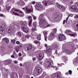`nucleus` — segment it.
Segmentation results:
<instances>
[{
  "mask_svg": "<svg viewBox=\"0 0 78 78\" xmlns=\"http://www.w3.org/2000/svg\"><path fill=\"white\" fill-rule=\"evenodd\" d=\"M40 64H41V65H44V66H45V64H44V63H43V62H42V61H40Z\"/></svg>",
  "mask_w": 78,
  "mask_h": 78,
  "instance_id": "obj_46",
  "label": "nucleus"
},
{
  "mask_svg": "<svg viewBox=\"0 0 78 78\" xmlns=\"http://www.w3.org/2000/svg\"><path fill=\"white\" fill-rule=\"evenodd\" d=\"M13 62H14L15 64H17L18 62V61L17 60H14V61H13Z\"/></svg>",
  "mask_w": 78,
  "mask_h": 78,
  "instance_id": "obj_58",
  "label": "nucleus"
},
{
  "mask_svg": "<svg viewBox=\"0 0 78 78\" xmlns=\"http://www.w3.org/2000/svg\"><path fill=\"white\" fill-rule=\"evenodd\" d=\"M55 14L56 17H55L54 19V20H56V21H59L60 20V18L59 16V14L58 13H56Z\"/></svg>",
  "mask_w": 78,
  "mask_h": 78,
  "instance_id": "obj_15",
  "label": "nucleus"
},
{
  "mask_svg": "<svg viewBox=\"0 0 78 78\" xmlns=\"http://www.w3.org/2000/svg\"><path fill=\"white\" fill-rule=\"evenodd\" d=\"M5 64L7 65H9V64L11 63V62L10 60H8L5 61Z\"/></svg>",
  "mask_w": 78,
  "mask_h": 78,
  "instance_id": "obj_28",
  "label": "nucleus"
},
{
  "mask_svg": "<svg viewBox=\"0 0 78 78\" xmlns=\"http://www.w3.org/2000/svg\"><path fill=\"white\" fill-rule=\"evenodd\" d=\"M3 30H2V29H1V30H0V33H1V34H3V33H4L5 32V30H3V29H2Z\"/></svg>",
  "mask_w": 78,
  "mask_h": 78,
  "instance_id": "obj_42",
  "label": "nucleus"
},
{
  "mask_svg": "<svg viewBox=\"0 0 78 78\" xmlns=\"http://www.w3.org/2000/svg\"><path fill=\"white\" fill-rule=\"evenodd\" d=\"M48 62V65H44L45 67H47V69H49V67H53V68L55 67V66H53V62L51 59L49 58Z\"/></svg>",
  "mask_w": 78,
  "mask_h": 78,
  "instance_id": "obj_3",
  "label": "nucleus"
},
{
  "mask_svg": "<svg viewBox=\"0 0 78 78\" xmlns=\"http://www.w3.org/2000/svg\"><path fill=\"white\" fill-rule=\"evenodd\" d=\"M51 48H53L54 50H58L59 48V46L58 44L56 42H55L54 43L52 44V45L51 46Z\"/></svg>",
  "mask_w": 78,
  "mask_h": 78,
  "instance_id": "obj_9",
  "label": "nucleus"
},
{
  "mask_svg": "<svg viewBox=\"0 0 78 78\" xmlns=\"http://www.w3.org/2000/svg\"><path fill=\"white\" fill-rule=\"evenodd\" d=\"M17 36H18V37H21V36H22L21 33L20 32H18Z\"/></svg>",
  "mask_w": 78,
  "mask_h": 78,
  "instance_id": "obj_40",
  "label": "nucleus"
},
{
  "mask_svg": "<svg viewBox=\"0 0 78 78\" xmlns=\"http://www.w3.org/2000/svg\"><path fill=\"white\" fill-rule=\"evenodd\" d=\"M20 48H19V47L18 46H16V51L17 52V53H18L19 52V51Z\"/></svg>",
  "mask_w": 78,
  "mask_h": 78,
  "instance_id": "obj_34",
  "label": "nucleus"
},
{
  "mask_svg": "<svg viewBox=\"0 0 78 78\" xmlns=\"http://www.w3.org/2000/svg\"><path fill=\"white\" fill-rule=\"evenodd\" d=\"M7 33H9V34H11V33H12V32H11V30L10 29V28L9 29H7V30H6Z\"/></svg>",
  "mask_w": 78,
  "mask_h": 78,
  "instance_id": "obj_26",
  "label": "nucleus"
},
{
  "mask_svg": "<svg viewBox=\"0 0 78 78\" xmlns=\"http://www.w3.org/2000/svg\"><path fill=\"white\" fill-rule=\"evenodd\" d=\"M71 32V30H66L65 33L67 35H70V36L74 37L76 36V34L75 33H73L72 34H70Z\"/></svg>",
  "mask_w": 78,
  "mask_h": 78,
  "instance_id": "obj_6",
  "label": "nucleus"
},
{
  "mask_svg": "<svg viewBox=\"0 0 78 78\" xmlns=\"http://www.w3.org/2000/svg\"><path fill=\"white\" fill-rule=\"evenodd\" d=\"M11 42H12V44H15V43L16 42V40L15 39L12 40Z\"/></svg>",
  "mask_w": 78,
  "mask_h": 78,
  "instance_id": "obj_45",
  "label": "nucleus"
},
{
  "mask_svg": "<svg viewBox=\"0 0 78 78\" xmlns=\"http://www.w3.org/2000/svg\"><path fill=\"white\" fill-rule=\"evenodd\" d=\"M41 34H38L37 35V38L38 40H41Z\"/></svg>",
  "mask_w": 78,
  "mask_h": 78,
  "instance_id": "obj_36",
  "label": "nucleus"
},
{
  "mask_svg": "<svg viewBox=\"0 0 78 78\" xmlns=\"http://www.w3.org/2000/svg\"><path fill=\"white\" fill-rule=\"evenodd\" d=\"M58 38L60 41H65L66 40V37L63 34H61L58 35Z\"/></svg>",
  "mask_w": 78,
  "mask_h": 78,
  "instance_id": "obj_10",
  "label": "nucleus"
},
{
  "mask_svg": "<svg viewBox=\"0 0 78 78\" xmlns=\"http://www.w3.org/2000/svg\"><path fill=\"white\" fill-rule=\"evenodd\" d=\"M27 19L29 20L28 22H32L33 19H32V17L31 16H29L27 17Z\"/></svg>",
  "mask_w": 78,
  "mask_h": 78,
  "instance_id": "obj_24",
  "label": "nucleus"
},
{
  "mask_svg": "<svg viewBox=\"0 0 78 78\" xmlns=\"http://www.w3.org/2000/svg\"><path fill=\"white\" fill-rule=\"evenodd\" d=\"M20 23L21 24V25H23V26H27V23L26 21H25L24 23L23 21H20Z\"/></svg>",
  "mask_w": 78,
  "mask_h": 78,
  "instance_id": "obj_25",
  "label": "nucleus"
},
{
  "mask_svg": "<svg viewBox=\"0 0 78 78\" xmlns=\"http://www.w3.org/2000/svg\"><path fill=\"white\" fill-rule=\"evenodd\" d=\"M30 37V35H29V34L26 35L25 36L26 38H28Z\"/></svg>",
  "mask_w": 78,
  "mask_h": 78,
  "instance_id": "obj_50",
  "label": "nucleus"
},
{
  "mask_svg": "<svg viewBox=\"0 0 78 78\" xmlns=\"http://www.w3.org/2000/svg\"><path fill=\"white\" fill-rule=\"evenodd\" d=\"M56 5L58 9H61V11L62 12H64L65 11V10H66V7L65 6L61 5L58 2L56 3Z\"/></svg>",
  "mask_w": 78,
  "mask_h": 78,
  "instance_id": "obj_5",
  "label": "nucleus"
},
{
  "mask_svg": "<svg viewBox=\"0 0 78 78\" xmlns=\"http://www.w3.org/2000/svg\"><path fill=\"white\" fill-rule=\"evenodd\" d=\"M44 34V40L45 41H47V32H45Z\"/></svg>",
  "mask_w": 78,
  "mask_h": 78,
  "instance_id": "obj_27",
  "label": "nucleus"
},
{
  "mask_svg": "<svg viewBox=\"0 0 78 78\" xmlns=\"http://www.w3.org/2000/svg\"><path fill=\"white\" fill-rule=\"evenodd\" d=\"M53 31L54 32V33H56V32L57 31V29H53Z\"/></svg>",
  "mask_w": 78,
  "mask_h": 78,
  "instance_id": "obj_48",
  "label": "nucleus"
},
{
  "mask_svg": "<svg viewBox=\"0 0 78 78\" xmlns=\"http://www.w3.org/2000/svg\"><path fill=\"white\" fill-rule=\"evenodd\" d=\"M39 26L40 27L45 28L51 26V23L49 24L47 23V21L45 20L44 15L43 14H41L39 18Z\"/></svg>",
  "mask_w": 78,
  "mask_h": 78,
  "instance_id": "obj_2",
  "label": "nucleus"
},
{
  "mask_svg": "<svg viewBox=\"0 0 78 78\" xmlns=\"http://www.w3.org/2000/svg\"><path fill=\"white\" fill-rule=\"evenodd\" d=\"M5 41H6V43H7V44H8V43H9V40L7 39H6Z\"/></svg>",
  "mask_w": 78,
  "mask_h": 78,
  "instance_id": "obj_57",
  "label": "nucleus"
},
{
  "mask_svg": "<svg viewBox=\"0 0 78 78\" xmlns=\"http://www.w3.org/2000/svg\"><path fill=\"white\" fill-rule=\"evenodd\" d=\"M18 56H22V54H21V53H19L18 54Z\"/></svg>",
  "mask_w": 78,
  "mask_h": 78,
  "instance_id": "obj_63",
  "label": "nucleus"
},
{
  "mask_svg": "<svg viewBox=\"0 0 78 78\" xmlns=\"http://www.w3.org/2000/svg\"><path fill=\"white\" fill-rule=\"evenodd\" d=\"M73 11H74V12H78V8H76V7H74V10H73Z\"/></svg>",
  "mask_w": 78,
  "mask_h": 78,
  "instance_id": "obj_31",
  "label": "nucleus"
},
{
  "mask_svg": "<svg viewBox=\"0 0 78 78\" xmlns=\"http://www.w3.org/2000/svg\"><path fill=\"white\" fill-rule=\"evenodd\" d=\"M74 28L78 30V21L76 22L74 24Z\"/></svg>",
  "mask_w": 78,
  "mask_h": 78,
  "instance_id": "obj_20",
  "label": "nucleus"
},
{
  "mask_svg": "<svg viewBox=\"0 0 78 78\" xmlns=\"http://www.w3.org/2000/svg\"><path fill=\"white\" fill-rule=\"evenodd\" d=\"M1 28H4V29L5 28V24H3L1 26L0 30H1Z\"/></svg>",
  "mask_w": 78,
  "mask_h": 78,
  "instance_id": "obj_39",
  "label": "nucleus"
},
{
  "mask_svg": "<svg viewBox=\"0 0 78 78\" xmlns=\"http://www.w3.org/2000/svg\"><path fill=\"white\" fill-rule=\"evenodd\" d=\"M66 22H67V21L66 20H64L63 21V24H64L65 23H66Z\"/></svg>",
  "mask_w": 78,
  "mask_h": 78,
  "instance_id": "obj_60",
  "label": "nucleus"
},
{
  "mask_svg": "<svg viewBox=\"0 0 78 78\" xmlns=\"http://www.w3.org/2000/svg\"><path fill=\"white\" fill-rule=\"evenodd\" d=\"M12 14H13V15H16V16H20L19 15V14L18 13H16V12H11Z\"/></svg>",
  "mask_w": 78,
  "mask_h": 78,
  "instance_id": "obj_30",
  "label": "nucleus"
},
{
  "mask_svg": "<svg viewBox=\"0 0 78 78\" xmlns=\"http://www.w3.org/2000/svg\"><path fill=\"white\" fill-rule=\"evenodd\" d=\"M14 10V11L15 12H19L20 13H22V14L21 16V17H23L24 16V14L23 13V12H22V11H20L19 10H18L17 9H16L15 8H13L12 9V10Z\"/></svg>",
  "mask_w": 78,
  "mask_h": 78,
  "instance_id": "obj_16",
  "label": "nucleus"
},
{
  "mask_svg": "<svg viewBox=\"0 0 78 78\" xmlns=\"http://www.w3.org/2000/svg\"><path fill=\"white\" fill-rule=\"evenodd\" d=\"M75 5L76 6H78V2H75Z\"/></svg>",
  "mask_w": 78,
  "mask_h": 78,
  "instance_id": "obj_53",
  "label": "nucleus"
},
{
  "mask_svg": "<svg viewBox=\"0 0 78 78\" xmlns=\"http://www.w3.org/2000/svg\"><path fill=\"white\" fill-rule=\"evenodd\" d=\"M34 44H39V41L35 40V41H34Z\"/></svg>",
  "mask_w": 78,
  "mask_h": 78,
  "instance_id": "obj_47",
  "label": "nucleus"
},
{
  "mask_svg": "<svg viewBox=\"0 0 78 78\" xmlns=\"http://www.w3.org/2000/svg\"><path fill=\"white\" fill-rule=\"evenodd\" d=\"M32 40H33V42H34V41H35L36 40V38H34V37H33L32 38Z\"/></svg>",
  "mask_w": 78,
  "mask_h": 78,
  "instance_id": "obj_61",
  "label": "nucleus"
},
{
  "mask_svg": "<svg viewBox=\"0 0 78 78\" xmlns=\"http://www.w3.org/2000/svg\"><path fill=\"white\" fill-rule=\"evenodd\" d=\"M78 59L77 58V57H76V58H75L74 59L73 62L74 66H78Z\"/></svg>",
  "mask_w": 78,
  "mask_h": 78,
  "instance_id": "obj_17",
  "label": "nucleus"
},
{
  "mask_svg": "<svg viewBox=\"0 0 78 78\" xmlns=\"http://www.w3.org/2000/svg\"><path fill=\"white\" fill-rule=\"evenodd\" d=\"M70 0H63V1L64 3H69L70 2Z\"/></svg>",
  "mask_w": 78,
  "mask_h": 78,
  "instance_id": "obj_38",
  "label": "nucleus"
},
{
  "mask_svg": "<svg viewBox=\"0 0 78 78\" xmlns=\"http://www.w3.org/2000/svg\"><path fill=\"white\" fill-rule=\"evenodd\" d=\"M67 44H68V45L72 49H69L67 50V45H66V44H63L62 48V50L66 54H67V55H70L71 53H73V52H74L75 51V46L73 42H69Z\"/></svg>",
  "mask_w": 78,
  "mask_h": 78,
  "instance_id": "obj_1",
  "label": "nucleus"
},
{
  "mask_svg": "<svg viewBox=\"0 0 78 78\" xmlns=\"http://www.w3.org/2000/svg\"><path fill=\"white\" fill-rule=\"evenodd\" d=\"M56 54H58V51L57 50H55V53H54V55H55Z\"/></svg>",
  "mask_w": 78,
  "mask_h": 78,
  "instance_id": "obj_59",
  "label": "nucleus"
},
{
  "mask_svg": "<svg viewBox=\"0 0 78 78\" xmlns=\"http://www.w3.org/2000/svg\"><path fill=\"white\" fill-rule=\"evenodd\" d=\"M43 56H42V54L41 53H39L38 58L39 60H41V59H43V58H44V55L43 54Z\"/></svg>",
  "mask_w": 78,
  "mask_h": 78,
  "instance_id": "obj_19",
  "label": "nucleus"
},
{
  "mask_svg": "<svg viewBox=\"0 0 78 78\" xmlns=\"http://www.w3.org/2000/svg\"><path fill=\"white\" fill-rule=\"evenodd\" d=\"M76 18H78V14H76L74 16V18L76 19Z\"/></svg>",
  "mask_w": 78,
  "mask_h": 78,
  "instance_id": "obj_49",
  "label": "nucleus"
},
{
  "mask_svg": "<svg viewBox=\"0 0 78 78\" xmlns=\"http://www.w3.org/2000/svg\"><path fill=\"white\" fill-rule=\"evenodd\" d=\"M22 31L25 33H27L28 32V29L25 27H22Z\"/></svg>",
  "mask_w": 78,
  "mask_h": 78,
  "instance_id": "obj_18",
  "label": "nucleus"
},
{
  "mask_svg": "<svg viewBox=\"0 0 78 78\" xmlns=\"http://www.w3.org/2000/svg\"><path fill=\"white\" fill-rule=\"evenodd\" d=\"M11 78H16V77H14V74H12L11 76Z\"/></svg>",
  "mask_w": 78,
  "mask_h": 78,
  "instance_id": "obj_56",
  "label": "nucleus"
},
{
  "mask_svg": "<svg viewBox=\"0 0 78 78\" xmlns=\"http://www.w3.org/2000/svg\"><path fill=\"white\" fill-rule=\"evenodd\" d=\"M46 73H45V72H44L42 75L41 76V78H43L45 77V76H46Z\"/></svg>",
  "mask_w": 78,
  "mask_h": 78,
  "instance_id": "obj_29",
  "label": "nucleus"
},
{
  "mask_svg": "<svg viewBox=\"0 0 78 78\" xmlns=\"http://www.w3.org/2000/svg\"><path fill=\"white\" fill-rule=\"evenodd\" d=\"M60 76L59 75H55V76L54 77V78H59Z\"/></svg>",
  "mask_w": 78,
  "mask_h": 78,
  "instance_id": "obj_44",
  "label": "nucleus"
},
{
  "mask_svg": "<svg viewBox=\"0 0 78 78\" xmlns=\"http://www.w3.org/2000/svg\"><path fill=\"white\" fill-rule=\"evenodd\" d=\"M52 0H45L43 1L42 3L45 6H48L50 5H53V2L52 1Z\"/></svg>",
  "mask_w": 78,
  "mask_h": 78,
  "instance_id": "obj_4",
  "label": "nucleus"
},
{
  "mask_svg": "<svg viewBox=\"0 0 78 78\" xmlns=\"http://www.w3.org/2000/svg\"><path fill=\"white\" fill-rule=\"evenodd\" d=\"M55 33L51 32L48 36V39L49 41H52L55 38Z\"/></svg>",
  "mask_w": 78,
  "mask_h": 78,
  "instance_id": "obj_8",
  "label": "nucleus"
},
{
  "mask_svg": "<svg viewBox=\"0 0 78 78\" xmlns=\"http://www.w3.org/2000/svg\"><path fill=\"white\" fill-rule=\"evenodd\" d=\"M35 8L37 11H42L43 10V6L41 4H37L35 6Z\"/></svg>",
  "mask_w": 78,
  "mask_h": 78,
  "instance_id": "obj_11",
  "label": "nucleus"
},
{
  "mask_svg": "<svg viewBox=\"0 0 78 78\" xmlns=\"http://www.w3.org/2000/svg\"><path fill=\"white\" fill-rule=\"evenodd\" d=\"M73 15L72 14H70L69 16H68V17L66 18V22H67V20H68V19H69V16H70V17H73Z\"/></svg>",
  "mask_w": 78,
  "mask_h": 78,
  "instance_id": "obj_33",
  "label": "nucleus"
},
{
  "mask_svg": "<svg viewBox=\"0 0 78 78\" xmlns=\"http://www.w3.org/2000/svg\"><path fill=\"white\" fill-rule=\"evenodd\" d=\"M28 23L29 24H28L29 27H32V26L31 25V24L32 23V21H28Z\"/></svg>",
  "mask_w": 78,
  "mask_h": 78,
  "instance_id": "obj_32",
  "label": "nucleus"
},
{
  "mask_svg": "<svg viewBox=\"0 0 78 78\" xmlns=\"http://www.w3.org/2000/svg\"><path fill=\"white\" fill-rule=\"evenodd\" d=\"M74 37H76V39L74 40L73 42L74 43H76V42H78V40H77V36H76H76H74Z\"/></svg>",
  "mask_w": 78,
  "mask_h": 78,
  "instance_id": "obj_35",
  "label": "nucleus"
},
{
  "mask_svg": "<svg viewBox=\"0 0 78 78\" xmlns=\"http://www.w3.org/2000/svg\"><path fill=\"white\" fill-rule=\"evenodd\" d=\"M75 6L74 5H71L69 7V10L71 11H73L74 8H75Z\"/></svg>",
  "mask_w": 78,
  "mask_h": 78,
  "instance_id": "obj_22",
  "label": "nucleus"
},
{
  "mask_svg": "<svg viewBox=\"0 0 78 78\" xmlns=\"http://www.w3.org/2000/svg\"><path fill=\"white\" fill-rule=\"evenodd\" d=\"M13 55L16 57H18V55L16 53V52L14 51L13 52Z\"/></svg>",
  "mask_w": 78,
  "mask_h": 78,
  "instance_id": "obj_37",
  "label": "nucleus"
},
{
  "mask_svg": "<svg viewBox=\"0 0 78 78\" xmlns=\"http://www.w3.org/2000/svg\"><path fill=\"white\" fill-rule=\"evenodd\" d=\"M16 44H17L18 45H19L20 44V42L19 41H17L16 42Z\"/></svg>",
  "mask_w": 78,
  "mask_h": 78,
  "instance_id": "obj_52",
  "label": "nucleus"
},
{
  "mask_svg": "<svg viewBox=\"0 0 78 78\" xmlns=\"http://www.w3.org/2000/svg\"><path fill=\"white\" fill-rule=\"evenodd\" d=\"M11 57L12 58H14V59H16V58H17V57H16L14 55H11Z\"/></svg>",
  "mask_w": 78,
  "mask_h": 78,
  "instance_id": "obj_41",
  "label": "nucleus"
},
{
  "mask_svg": "<svg viewBox=\"0 0 78 78\" xmlns=\"http://www.w3.org/2000/svg\"><path fill=\"white\" fill-rule=\"evenodd\" d=\"M33 9L31 8V9H28L27 8H26V11L28 13H30V12H33Z\"/></svg>",
  "mask_w": 78,
  "mask_h": 78,
  "instance_id": "obj_21",
  "label": "nucleus"
},
{
  "mask_svg": "<svg viewBox=\"0 0 78 78\" xmlns=\"http://www.w3.org/2000/svg\"><path fill=\"white\" fill-rule=\"evenodd\" d=\"M26 78H30V76H26Z\"/></svg>",
  "mask_w": 78,
  "mask_h": 78,
  "instance_id": "obj_64",
  "label": "nucleus"
},
{
  "mask_svg": "<svg viewBox=\"0 0 78 78\" xmlns=\"http://www.w3.org/2000/svg\"><path fill=\"white\" fill-rule=\"evenodd\" d=\"M34 71H37L38 73V75H40V74L42 73V69H41V68L36 66L34 69Z\"/></svg>",
  "mask_w": 78,
  "mask_h": 78,
  "instance_id": "obj_13",
  "label": "nucleus"
},
{
  "mask_svg": "<svg viewBox=\"0 0 78 78\" xmlns=\"http://www.w3.org/2000/svg\"><path fill=\"white\" fill-rule=\"evenodd\" d=\"M27 50L33 51H34V47L31 44H29L27 45V48H26Z\"/></svg>",
  "mask_w": 78,
  "mask_h": 78,
  "instance_id": "obj_7",
  "label": "nucleus"
},
{
  "mask_svg": "<svg viewBox=\"0 0 78 78\" xmlns=\"http://www.w3.org/2000/svg\"><path fill=\"white\" fill-rule=\"evenodd\" d=\"M32 57L33 61H36V60L37 59V56H36V55H32Z\"/></svg>",
  "mask_w": 78,
  "mask_h": 78,
  "instance_id": "obj_23",
  "label": "nucleus"
},
{
  "mask_svg": "<svg viewBox=\"0 0 78 78\" xmlns=\"http://www.w3.org/2000/svg\"><path fill=\"white\" fill-rule=\"evenodd\" d=\"M63 58L64 59V61H67V58L66 57L63 56Z\"/></svg>",
  "mask_w": 78,
  "mask_h": 78,
  "instance_id": "obj_43",
  "label": "nucleus"
},
{
  "mask_svg": "<svg viewBox=\"0 0 78 78\" xmlns=\"http://www.w3.org/2000/svg\"><path fill=\"white\" fill-rule=\"evenodd\" d=\"M10 8H11V7L9 6H7L6 7L7 10H9V9H10Z\"/></svg>",
  "mask_w": 78,
  "mask_h": 78,
  "instance_id": "obj_54",
  "label": "nucleus"
},
{
  "mask_svg": "<svg viewBox=\"0 0 78 78\" xmlns=\"http://www.w3.org/2000/svg\"><path fill=\"white\" fill-rule=\"evenodd\" d=\"M51 48L48 47L46 48L47 51L46 52V54L48 56H50L51 55Z\"/></svg>",
  "mask_w": 78,
  "mask_h": 78,
  "instance_id": "obj_14",
  "label": "nucleus"
},
{
  "mask_svg": "<svg viewBox=\"0 0 78 78\" xmlns=\"http://www.w3.org/2000/svg\"><path fill=\"white\" fill-rule=\"evenodd\" d=\"M47 16L49 19V20H50V21H51V18L50 17V16H48V15H47Z\"/></svg>",
  "mask_w": 78,
  "mask_h": 78,
  "instance_id": "obj_51",
  "label": "nucleus"
},
{
  "mask_svg": "<svg viewBox=\"0 0 78 78\" xmlns=\"http://www.w3.org/2000/svg\"><path fill=\"white\" fill-rule=\"evenodd\" d=\"M39 25H37V23L36 22H33L32 24V27L33 28L32 29V31H36L37 30V29L36 28V27L37 26L38 27Z\"/></svg>",
  "mask_w": 78,
  "mask_h": 78,
  "instance_id": "obj_12",
  "label": "nucleus"
},
{
  "mask_svg": "<svg viewBox=\"0 0 78 78\" xmlns=\"http://www.w3.org/2000/svg\"><path fill=\"white\" fill-rule=\"evenodd\" d=\"M69 72L70 75H72V71L71 70H69Z\"/></svg>",
  "mask_w": 78,
  "mask_h": 78,
  "instance_id": "obj_55",
  "label": "nucleus"
},
{
  "mask_svg": "<svg viewBox=\"0 0 78 78\" xmlns=\"http://www.w3.org/2000/svg\"><path fill=\"white\" fill-rule=\"evenodd\" d=\"M35 1H32L31 3L32 4H35Z\"/></svg>",
  "mask_w": 78,
  "mask_h": 78,
  "instance_id": "obj_62",
  "label": "nucleus"
}]
</instances>
